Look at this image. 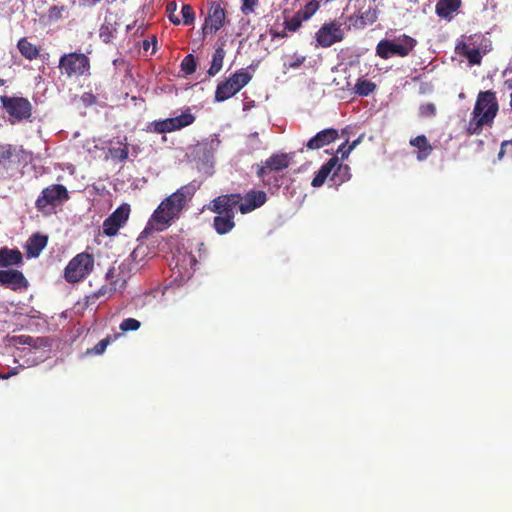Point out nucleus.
<instances>
[{"label": "nucleus", "instance_id": "nucleus-1", "mask_svg": "<svg viewBox=\"0 0 512 512\" xmlns=\"http://www.w3.org/2000/svg\"><path fill=\"white\" fill-rule=\"evenodd\" d=\"M198 186L189 183L181 186L176 192L164 199L157 209L153 212L148 225L157 224V230L162 231L167 228L171 221L178 217L187 202L192 199Z\"/></svg>", "mask_w": 512, "mask_h": 512}, {"label": "nucleus", "instance_id": "nucleus-2", "mask_svg": "<svg viewBox=\"0 0 512 512\" xmlns=\"http://www.w3.org/2000/svg\"><path fill=\"white\" fill-rule=\"evenodd\" d=\"M499 110L495 92L491 90L479 92L471 118L466 127L469 136L478 135L484 126H491Z\"/></svg>", "mask_w": 512, "mask_h": 512}, {"label": "nucleus", "instance_id": "nucleus-3", "mask_svg": "<svg viewBox=\"0 0 512 512\" xmlns=\"http://www.w3.org/2000/svg\"><path fill=\"white\" fill-rule=\"evenodd\" d=\"M290 165L288 154H272L268 159L257 165L256 174L265 186L279 188L282 185L283 176L279 172Z\"/></svg>", "mask_w": 512, "mask_h": 512}, {"label": "nucleus", "instance_id": "nucleus-4", "mask_svg": "<svg viewBox=\"0 0 512 512\" xmlns=\"http://www.w3.org/2000/svg\"><path fill=\"white\" fill-rule=\"evenodd\" d=\"M58 68L61 75L68 79L87 78L91 75L90 58L82 52L64 53L59 58Z\"/></svg>", "mask_w": 512, "mask_h": 512}, {"label": "nucleus", "instance_id": "nucleus-5", "mask_svg": "<svg viewBox=\"0 0 512 512\" xmlns=\"http://www.w3.org/2000/svg\"><path fill=\"white\" fill-rule=\"evenodd\" d=\"M94 265L95 258L93 254L86 251L78 253L64 268L63 277L69 284L80 283L93 272Z\"/></svg>", "mask_w": 512, "mask_h": 512}, {"label": "nucleus", "instance_id": "nucleus-6", "mask_svg": "<svg viewBox=\"0 0 512 512\" xmlns=\"http://www.w3.org/2000/svg\"><path fill=\"white\" fill-rule=\"evenodd\" d=\"M416 45V39L403 34L394 40L383 39L379 41L376 46V55L385 60L394 56L406 57Z\"/></svg>", "mask_w": 512, "mask_h": 512}, {"label": "nucleus", "instance_id": "nucleus-7", "mask_svg": "<svg viewBox=\"0 0 512 512\" xmlns=\"http://www.w3.org/2000/svg\"><path fill=\"white\" fill-rule=\"evenodd\" d=\"M0 103L8 114L11 124L31 120L33 106L27 98L4 95L0 96Z\"/></svg>", "mask_w": 512, "mask_h": 512}, {"label": "nucleus", "instance_id": "nucleus-8", "mask_svg": "<svg viewBox=\"0 0 512 512\" xmlns=\"http://www.w3.org/2000/svg\"><path fill=\"white\" fill-rule=\"evenodd\" d=\"M68 199L69 193L64 185L52 184L42 190L35 201V207L39 212L49 214Z\"/></svg>", "mask_w": 512, "mask_h": 512}, {"label": "nucleus", "instance_id": "nucleus-9", "mask_svg": "<svg viewBox=\"0 0 512 512\" xmlns=\"http://www.w3.org/2000/svg\"><path fill=\"white\" fill-rule=\"evenodd\" d=\"M226 11L221 5V1H212L208 8V14L205 18L202 31L205 35H213L219 31L225 24Z\"/></svg>", "mask_w": 512, "mask_h": 512}, {"label": "nucleus", "instance_id": "nucleus-10", "mask_svg": "<svg viewBox=\"0 0 512 512\" xmlns=\"http://www.w3.org/2000/svg\"><path fill=\"white\" fill-rule=\"evenodd\" d=\"M130 205H120L111 215L103 222V234L109 237L115 236L120 228H122L129 219Z\"/></svg>", "mask_w": 512, "mask_h": 512}, {"label": "nucleus", "instance_id": "nucleus-11", "mask_svg": "<svg viewBox=\"0 0 512 512\" xmlns=\"http://www.w3.org/2000/svg\"><path fill=\"white\" fill-rule=\"evenodd\" d=\"M241 201L242 196L239 193L220 195L210 202L208 209L217 215L235 216V209Z\"/></svg>", "mask_w": 512, "mask_h": 512}, {"label": "nucleus", "instance_id": "nucleus-12", "mask_svg": "<svg viewBox=\"0 0 512 512\" xmlns=\"http://www.w3.org/2000/svg\"><path fill=\"white\" fill-rule=\"evenodd\" d=\"M31 160V153L22 148L6 144L0 146V167L8 170L14 163H28Z\"/></svg>", "mask_w": 512, "mask_h": 512}, {"label": "nucleus", "instance_id": "nucleus-13", "mask_svg": "<svg viewBox=\"0 0 512 512\" xmlns=\"http://www.w3.org/2000/svg\"><path fill=\"white\" fill-rule=\"evenodd\" d=\"M316 41L321 47H330L333 44L340 42L344 38L341 25L337 22L325 23L316 32Z\"/></svg>", "mask_w": 512, "mask_h": 512}, {"label": "nucleus", "instance_id": "nucleus-14", "mask_svg": "<svg viewBox=\"0 0 512 512\" xmlns=\"http://www.w3.org/2000/svg\"><path fill=\"white\" fill-rule=\"evenodd\" d=\"M0 285L13 291L26 290L29 286L28 280L20 270H0Z\"/></svg>", "mask_w": 512, "mask_h": 512}, {"label": "nucleus", "instance_id": "nucleus-15", "mask_svg": "<svg viewBox=\"0 0 512 512\" xmlns=\"http://www.w3.org/2000/svg\"><path fill=\"white\" fill-rule=\"evenodd\" d=\"M266 200L265 192L252 190L242 197V201L239 203L238 207L242 214H247L261 207Z\"/></svg>", "mask_w": 512, "mask_h": 512}, {"label": "nucleus", "instance_id": "nucleus-16", "mask_svg": "<svg viewBox=\"0 0 512 512\" xmlns=\"http://www.w3.org/2000/svg\"><path fill=\"white\" fill-rule=\"evenodd\" d=\"M339 137L338 130L334 128H327L318 132L307 143L306 147L309 150H317L323 148L330 143L337 140Z\"/></svg>", "mask_w": 512, "mask_h": 512}, {"label": "nucleus", "instance_id": "nucleus-17", "mask_svg": "<svg viewBox=\"0 0 512 512\" xmlns=\"http://www.w3.org/2000/svg\"><path fill=\"white\" fill-rule=\"evenodd\" d=\"M116 270L114 267L110 268L106 273V280L110 283L109 285H102L97 291L87 296V302L93 304L99 298L112 295L117 290Z\"/></svg>", "mask_w": 512, "mask_h": 512}, {"label": "nucleus", "instance_id": "nucleus-18", "mask_svg": "<svg viewBox=\"0 0 512 512\" xmlns=\"http://www.w3.org/2000/svg\"><path fill=\"white\" fill-rule=\"evenodd\" d=\"M338 165V157L333 156L330 158L326 163H324L316 175L314 176L311 185L313 187H321L325 181L331 177L332 173L334 172V169Z\"/></svg>", "mask_w": 512, "mask_h": 512}, {"label": "nucleus", "instance_id": "nucleus-19", "mask_svg": "<svg viewBox=\"0 0 512 512\" xmlns=\"http://www.w3.org/2000/svg\"><path fill=\"white\" fill-rule=\"evenodd\" d=\"M48 237L39 233L33 234L26 243V252L29 257H38L46 247Z\"/></svg>", "mask_w": 512, "mask_h": 512}, {"label": "nucleus", "instance_id": "nucleus-20", "mask_svg": "<svg viewBox=\"0 0 512 512\" xmlns=\"http://www.w3.org/2000/svg\"><path fill=\"white\" fill-rule=\"evenodd\" d=\"M23 262V255L18 249L7 247L0 249V267L19 265Z\"/></svg>", "mask_w": 512, "mask_h": 512}, {"label": "nucleus", "instance_id": "nucleus-21", "mask_svg": "<svg viewBox=\"0 0 512 512\" xmlns=\"http://www.w3.org/2000/svg\"><path fill=\"white\" fill-rule=\"evenodd\" d=\"M410 145L417 148V160H426L433 151L432 145L429 143L425 135H419L410 139Z\"/></svg>", "mask_w": 512, "mask_h": 512}, {"label": "nucleus", "instance_id": "nucleus-22", "mask_svg": "<svg viewBox=\"0 0 512 512\" xmlns=\"http://www.w3.org/2000/svg\"><path fill=\"white\" fill-rule=\"evenodd\" d=\"M20 54L27 60L33 61L40 56V49L31 43L27 37H22L17 42Z\"/></svg>", "mask_w": 512, "mask_h": 512}, {"label": "nucleus", "instance_id": "nucleus-23", "mask_svg": "<svg viewBox=\"0 0 512 512\" xmlns=\"http://www.w3.org/2000/svg\"><path fill=\"white\" fill-rule=\"evenodd\" d=\"M238 92H239V90L237 89V87L228 78L226 81L220 82L217 85V88L215 91V101L216 102L226 101L229 98L233 97Z\"/></svg>", "mask_w": 512, "mask_h": 512}, {"label": "nucleus", "instance_id": "nucleus-24", "mask_svg": "<svg viewBox=\"0 0 512 512\" xmlns=\"http://www.w3.org/2000/svg\"><path fill=\"white\" fill-rule=\"evenodd\" d=\"M235 216L217 215L213 219V227L219 235L229 233L235 227Z\"/></svg>", "mask_w": 512, "mask_h": 512}, {"label": "nucleus", "instance_id": "nucleus-25", "mask_svg": "<svg viewBox=\"0 0 512 512\" xmlns=\"http://www.w3.org/2000/svg\"><path fill=\"white\" fill-rule=\"evenodd\" d=\"M458 54L465 56L469 63L472 65H478L481 63L482 55L480 50L476 47H470L466 43L458 45L456 48Z\"/></svg>", "mask_w": 512, "mask_h": 512}, {"label": "nucleus", "instance_id": "nucleus-26", "mask_svg": "<svg viewBox=\"0 0 512 512\" xmlns=\"http://www.w3.org/2000/svg\"><path fill=\"white\" fill-rule=\"evenodd\" d=\"M351 178V171L348 165H344L338 161V165H336L334 172L330 177V181L333 182V185L340 186L344 182H347Z\"/></svg>", "mask_w": 512, "mask_h": 512}, {"label": "nucleus", "instance_id": "nucleus-27", "mask_svg": "<svg viewBox=\"0 0 512 512\" xmlns=\"http://www.w3.org/2000/svg\"><path fill=\"white\" fill-rule=\"evenodd\" d=\"M460 0H439L436 4V13L440 17H448L460 7Z\"/></svg>", "mask_w": 512, "mask_h": 512}, {"label": "nucleus", "instance_id": "nucleus-28", "mask_svg": "<svg viewBox=\"0 0 512 512\" xmlns=\"http://www.w3.org/2000/svg\"><path fill=\"white\" fill-rule=\"evenodd\" d=\"M147 131L152 133H169L175 131L171 118L156 120L148 123Z\"/></svg>", "mask_w": 512, "mask_h": 512}, {"label": "nucleus", "instance_id": "nucleus-29", "mask_svg": "<svg viewBox=\"0 0 512 512\" xmlns=\"http://www.w3.org/2000/svg\"><path fill=\"white\" fill-rule=\"evenodd\" d=\"M196 117L190 112V109H186L181 115L172 117L173 127L176 130H180L194 123Z\"/></svg>", "mask_w": 512, "mask_h": 512}, {"label": "nucleus", "instance_id": "nucleus-30", "mask_svg": "<svg viewBox=\"0 0 512 512\" xmlns=\"http://www.w3.org/2000/svg\"><path fill=\"white\" fill-rule=\"evenodd\" d=\"M225 57V50L222 47H218L212 57V63L208 70L210 76H215L223 66V60Z\"/></svg>", "mask_w": 512, "mask_h": 512}, {"label": "nucleus", "instance_id": "nucleus-31", "mask_svg": "<svg viewBox=\"0 0 512 512\" xmlns=\"http://www.w3.org/2000/svg\"><path fill=\"white\" fill-rule=\"evenodd\" d=\"M252 75L245 71V69H240L236 71L229 77V80L237 87L240 91L244 86H246L251 80Z\"/></svg>", "mask_w": 512, "mask_h": 512}, {"label": "nucleus", "instance_id": "nucleus-32", "mask_svg": "<svg viewBox=\"0 0 512 512\" xmlns=\"http://www.w3.org/2000/svg\"><path fill=\"white\" fill-rule=\"evenodd\" d=\"M376 89V84L370 80L359 79L354 87V92L359 96H368Z\"/></svg>", "mask_w": 512, "mask_h": 512}, {"label": "nucleus", "instance_id": "nucleus-33", "mask_svg": "<svg viewBox=\"0 0 512 512\" xmlns=\"http://www.w3.org/2000/svg\"><path fill=\"white\" fill-rule=\"evenodd\" d=\"M377 16L376 12L370 7L366 11L359 10L357 15V20L355 24L357 25L359 22L360 26H366L368 24H372L375 22Z\"/></svg>", "mask_w": 512, "mask_h": 512}, {"label": "nucleus", "instance_id": "nucleus-34", "mask_svg": "<svg viewBox=\"0 0 512 512\" xmlns=\"http://www.w3.org/2000/svg\"><path fill=\"white\" fill-rule=\"evenodd\" d=\"M320 8L319 0L309 1L303 8L297 12L301 15L302 19L309 20Z\"/></svg>", "mask_w": 512, "mask_h": 512}, {"label": "nucleus", "instance_id": "nucleus-35", "mask_svg": "<svg viewBox=\"0 0 512 512\" xmlns=\"http://www.w3.org/2000/svg\"><path fill=\"white\" fill-rule=\"evenodd\" d=\"M303 21L306 20L302 19L301 15L296 12L292 18L285 20L284 28L289 32H296L302 26Z\"/></svg>", "mask_w": 512, "mask_h": 512}, {"label": "nucleus", "instance_id": "nucleus-36", "mask_svg": "<svg viewBox=\"0 0 512 512\" xmlns=\"http://www.w3.org/2000/svg\"><path fill=\"white\" fill-rule=\"evenodd\" d=\"M196 68L197 63L195 57L192 54L185 56L181 62L182 71L187 75H191L196 71Z\"/></svg>", "mask_w": 512, "mask_h": 512}, {"label": "nucleus", "instance_id": "nucleus-37", "mask_svg": "<svg viewBox=\"0 0 512 512\" xmlns=\"http://www.w3.org/2000/svg\"><path fill=\"white\" fill-rule=\"evenodd\" d=\"M66 11L65 5H54L48 9L47 19L50 23L57 22L62 19L63 12Z\"/></svg>", "mask_w": 512, "mask_h": 512}, {"label": "nucleus", "instance_id": "nucleus-38", "mask_svg": "<svg viewBox=\"0 0 512 512\" xmlns=\"http://www.w3.org/2000/svg\"><path fill=\"white\" fill-rule=\"evenodd\" d=\"M182 23L186 26L193 24L195 20V13L189 4H184L181 9Z\"/></svg>", "mask_w": 512, "mask_h": 512}, {"label": "nucleus", "instance_id": "nucleus-39", "mask_svg": "<svg viewBox=\"0 0 512 512\" xmlns=\"http://www.w3.org/2000/svg\"><path fill=\"white\" fill-rule=\"evenodd\" d=\"M109 153L113 159L125 161L129 155L128 146L125 144L123 147H112L109 149Z\"/></svg>", "mask_w": 512, "mask_h": 512}, {"label": "nucleus", "instance_id": "nucleus-40", "mask_svg": "<svg viewBox=\"0 0 512 512\" xmlns=\"http://www.w3.org/2000/svg\"><path fill=\"white\" fill-rule=\"evenodd\" d=\"M141 323L135 318H126L120 323V330L122 332L136 331L140 328Z\"/></svg>", "mask_w": 512, "mask_h": 512}, {"label": "nucleus", "instance_id": "nucleus-41", "mask_svg": "<svg viewBox=\"0 0 512 512\" xmlns=\"http://www.w3.org/2000/svg\"><path fill=\"white\" fill-rule=\"evenodd\" d=\"M111 343V336L100 340L93 348L87 349V354L101 355L105 352L107 346Z\"/></svg>", "mask_w": 512, "mask_h": 512}, {"label": "nucleus", "instance_id": "nucleus-42", "mask_svg": "<svg viewBox=\"0 0 512 512\" xmlns=\"http://www.w3.org/2000/svg\"><path fill=\"white\" fill-rule=\"evenodd\" d=\"M115 29L110 25H102L100 28L99 36L104 43H110L114 37Z\"/></svg>", "mask_w": 512, "mask_h": 512}, {"label": "nucleus", "instance_id": "nucleus-43", "mask_svg": "<svg viewBox=\"0 0 512 512\" xmlns=\"http://www.w3.org/2000/svg\"><path fill=\"white\" fill-rule=\"evenodd\" d=\"M176 10H177V4H176L175 1L167 3V5H166V12L168 13L169 20L174 25H179L181 23V20H180V18H178L175 15Z\"/></svg>", "mask_w": 512, "mask_h": 512}, {"label": "nucleus", "instance_id": "nucleus-44", "mask_svg": "<svg viewBox=\"0 0 512 512\" xmlns=\"http://www.w3.org/2000/svg\"><path fill=\"white\" fill-rule=\"evenodd\" d=\"M259 0H242L241 11L248 15L254 12Z\"/></svg>", "mask_w": 512, "mask_h": 512}, {"label": "nucleus", "instance_id": "nucleus-45", "mask_svg": "<svg viewBox=\"0 0 512 512\" xmlns=\"http://www.w3.org/2000/svg\"><path fill=\"white\" fill-rule=\"evenodd\" d=\"M420 115L423 117H433L436 115V106L433 103H426L420 106Z\"/></svg>", "mask_w": 512, "mask_h": 512}, {"label": "nucleus", "instance_id": "nucleus-46", "mask_svg": "<svg viewBox=\"0 0 512 512\" xmlns=\"http://www.w3.org/2000/svg\"><path fill=\"white\" fill-rule=\"evenodd\" d=\"M15 341L19 344L28 345V346L32 347V344L34 342L39 341L41 343L42 340H34V337L29 336V335H20L15 338Z\"/></svg>", "mask_w": 512, "mask_h": 512}, {"label": "nucleus", "instance_id": "nucleus-47", "mask_svg": "<svg viewBox=\"0 0 512 512\" xmlns=\"http://www.w3.org/2000/svg\"><path fill=\"white\" fill-rule=\"evenodd\" d=\"M34 340H42L41 343L39 341L34 342L32 344V348L40 349L42 347H50V340L46 337H36Z\"/></svg>", "mask_w": 512, "mask_h": 512}, {"label": "nucleus", "instance_id": "nucleus-48", "mask_svg": "<svg viewBox=\"0 0 512 512\" xmlns=\"http://www.w3.org/2000/svg\"><path fill=\"white\" fill-rule=\"evenodd\" d=\"M305 59V56H299L295 60L291 61L288 64V67L292 69H297L304 63Z\"/></svg>", "mask_w": 512, "mask_h": 512}, {"label": "nucleus", "instance_id": "nucleus-49", "mask_svg": "<svg viewBox=\"0 0 512 512\" xmlns=\"http://www.w3.org/2000/svg\"><path fill=\"white\" fill-rule=\"evenodd\" d=\"M359 142H360V138H358L357 140H354L352 142V144L348 147V149L346 151L342 152V158L347 157L348 154L358 145Z\"/></svg>", "mask_w": 512, "mask_h": 512}, {"label": "nucleus", "instance_id": "nucleus-50", "mask_svg": "<svg viewBox=\"0 0 512 512\" xmlns=\"http://www.w3.org/2000/svg\"><path fill=\"white\" fill-rule=\"evenodd\" d=\"M83 1V4L84 5H87V6H95L98 2H100V0H82Z\"/></svg>", "mask_w": 512, "mask_h": 512}, {"label": "nucleus", "instance_id": "nucleus-51", "mask_svg": "<svg viewBox=\"0 0 512 512\" xmlns=\"http://www.w3.org/2000/svg\"><path fill=\"white\" fill-rule=\"evenodd\" d=\"M207 146H208V143H203V144L199 145L198 147H199V149H201L205 152L208 150Z\"/></svg>", "mask_w": 512, "mask_h": 512}, {"label": "nucleus", "instance_id": "nucleus-52", "mask_svg": "<svg viewBox=\"0 0 512 512\" xmlns=\"http://www.w3.org/2000/svg\"><path fill=\"white\" fill-rule=\"evenodd\" d=\"M274 36L284 38V37H286V33H285V32H283V33H277V34H274Z\"/></svg>", "mask_w": 512, "mask_h": 512}, {"label": "nucleus", "instance_id": "nucleus-53", "mask_svg": "<svg viewBox=\"0 0 512 512\" xmlns=\"http://www.w3.org/2000/svg\"><path fill=\"white\" fill-rule=\"evenodd\" d=\"M505 84L507 85V87H508L509 89H512V81L507 80V81L505 82Z\"/></svg>", "mask_w": 512, "mask_h": 512}, {"label": "nucleus", "instance_id": "nucleus-54", "mask_svg": "<svg viewBox=\"0 0 512 512\" xmlns=\"http://www.w3.org/2000/svg\"><path fill=\"white\" fill-rule=\"evenodd\" d=\"M15 374H16V372H15V371H11V372H9L7 375H5V376H4V378H8L9 376H11V375H15Z\"/></svg>", "mask_w": 512, "mask_h": 512}, {"label": "nucleus", "instance_id": "nucleus-55", "mask_svg": "<svg viewBox=\"0 0 512 512\" xmlns=\"http://www.w3.org/2000/svg\"><path fill=\"white\" fill-rule=\"evenodd\" d=\"M148 47H149V43H148L147 41H144L143 48H144L145 50H147V49H148Z\"/></svg>", "mask_w": 512, "mask_h": 512}, {"label": "nucleus", "instance_id": "nucleus-56", "mask_svg": "<svg viewBox=\"0 0 512 512\" xmlns=\"http://www.w3.org/2000/svg\"><path fill=\"white\" fill-rule=\"evenodd\" d=\"M5 84V80L4 79H0V86H3Z\"/></svg>", "mask_w": 512, "mask_h": 512}]
</instances>
